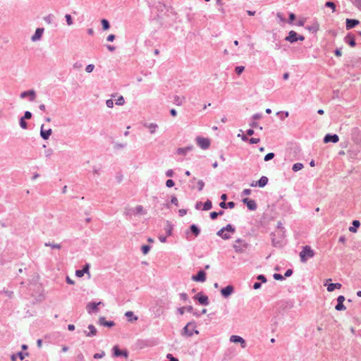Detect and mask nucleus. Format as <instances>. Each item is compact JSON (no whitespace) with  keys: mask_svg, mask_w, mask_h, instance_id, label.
Masks as SVG:
<instances>
[{"mask_svg":"<svg viewBox=\"0 0 361 361\" xmlns=\"http://www.w3.org/2000/svg\"><path fill=\"white\" fill-rule=\"evenodd\" d=\"M244 69H245L244 66H237L235 69V71L237 75H240L243 72Z\"/></svg>","mask_w":361,"mask_h":361,"instance_id":"45","label":"nucleus"},{"mask_svg":"<svg viewBox=\"0 0 361 361\" xmlns=\"http://www.w3.org/2000/svg\"><path fill=\"white\" fill-rule=\"evenodd\" d=\"M233 247L237 253H242L248 247V243L241 238H238Z\"/></svg>","mask_w":361,"mask_h":361,"instance_id":"2","label":"nucleus"},{"mask_svg":"<svg viewBox=\"0 0 361 361\" xmlns=\"http://www.w3.org/2000/svg\"><path fill=\"white\" fill-rule=\"evenodd\" d=\"M113 351H114V355L115 357L123 356L126 359H127L128 357V352L126 350H120L117 345H115L113 348Z\"/></svg>","mask_w":361,"mask_h":361,"instance_id":"7","label":"nucleus"},{"mask_svg":"<svg viewBox=\"0 0 361 361\" xmlns=\"http://www.w3.org/2000/svg\"><path fill=\"white\" fill-rule=\"evenodd\" d=\"M102 27L104 30H106L109 28V23L107 20L106 19H102Z\"/></svg>","mask_w":361,"mask_h":361,"instance_id":"36","label":"nucleus"},{"mask_svg":"<svg viewBox=\"0 0 361 361\" xmlns=\"http://www.w3.org/2000/svg\"><path fill=\"white\" fill-rule=\"evenodd\" d=\"M19 125L20 128L24 130L27 129L28 128L27 123L25 121V119H24L23 117H20L19 119Z\"/></svg>","mask_w":361,"mask_h":361,"instance_id":"31","label":"nucleus"},{"mask_svg":"<svg viewBox=\"0 0 361 361\" xmlns=\"http://www.w3.org/2000/svg\"><path fill=\"white\" fill-rule=\"evenodd\" d=\"M195 323L189 322L183 328V334L186 335L188 336H192L194 333L196 334H198L199 331L197 330H195Z\"/></svg>","mask_w":361,"mask_h":361,"instance_id":"4","label":"nucleus"},{"mask_svg":"<svg viewBox=\"0 0 361 361\" xmlns=\"http://www.w3.org/2000/svg\"><path fill=\"white\" fill-rule=\"evenodd\" d=\"M299 256L300 261L302 263H305L308 259L312 258L314 256V251L310 245H305L302 247V250L300 252Z\"/></svg>","mask_w":361,"mask_h":361,"instance_id":"1","label":"nucleus"},{"mask_svg":"<svg viewBox=\"0 0 361 361\" xmlns=\"http://www.w3.org/2000/svg\"><path fill=\"white\" fill-rule=\"evenodd\" d=\"M44 245L47 247H48V246L51 247V248H54V249H61V244H55V243H45Z\"/></svg>","mask_w":361,"mask_h":361,"instance_id":"34","label":"nucleus"},{"mask_svg":"<svg viewBox=\"0 0 361 361\" xmlns=\"http://www.w3.org/2000/svg\"><path fill=\"white\" fill-rule=\"evenodd\" d=\"M305 39L304 36L298 35L295 31L290 30L288 32V36L286 37L285 40L290 43H294L298 40L303 41Z\"/></svg>","mask_w":361,"mask_h":361,"instance_id":"3","label":"nucleus"},{"mask_svg":"<svg viewBox=\"0 0 361 361\" xmlns=\"http://www.w3.org/2000/svg\"><path fill=\"white\" fill-rule=\"evenodd\" d=\"M325 6L331 8L333 12L336 11V4L333 1L326 2Z\"/></svg>","mask_w":361,"mask_h":361,"instance_id":"35","label":"nucleus"},{"mask_svg":"<svg viewBox=\"0 0 361 361\" xmlns=\"http://www.w3.org/2000/svg\"><path fill=\"white\" fill-rule=\"evenodd\" d=\"M196 142L202 149H207L210 146V140L208 138L197 137Z\"/></svg>","mask_w":361,"mask_h":361,"instance_id":"5","label":"nucleus"},{"mask_svg":"<svg viewBox=\"0 0 361 361\" xmlns=\"http://www.w3.org/2000/svg\"><path fill=\"white\" fill-rule=\"evenodd\" d=\"M190 231L195 235V236L199 235V234L200 233V230L195 224H192V225L190 226Z\"/></svg>","mask_w":361,"mask_h":361,"instance_id":"30","label":"nucleus"},{"mask_svg":"<svg viewBox=\"0 0 361 361\" xmlns=\"http://www.w3.org/2000/svg\"><path fill=\"white\" fill-rule=\"evenodd\" d=\"M106 104L109 108H112L114 106V102L112 99H108L106 102Z\"/></svg>","mask_w":361,"mask_h":361,"instance_id":"56","label":"nucleus"},{"mask_svg":"<svg viewBox=\"0 0 361 361\" xmlns=\"http://www.w3.org/2000/svg\"><path fill=\"white\" fill-rule=\"evenodd\" d=\"M331 281V279H326L325 283H324V286H327V290L329 292H333L336 288V289H340L342 286V285L339 283H328L329 281Z\"/></svg>","mask_w":361,"mask_h":361,"instance_id":"9","label":"nucleus"},{"mask_svg":"<svg viewBox=\"0 0 361 361\" xmlns=\"http://www.w3.org/2000/svg\"><path fill=\"white\" fill-rule=\"evenodd\" d=\"M345 301V297L343 295H340L337 298V305L335 307V309L337 311H342L346 309L345 306L343 305V302Z\"/></svg>","mask_w":361,"mask_h":361,"instance_id":"12","label":"nucleus"},{"mask_svg":"<svg viewBox=\"0 0 361 361\" xmlns=\"http://www.w3.org/2000/svg\"><path fill=\"white\" fill-rule=\"evenodd\" d=\"M233 287L231 285L227 286L226 287L221 289V293L223 296L228 297L233 292Z\"/></svg>","mask_w":361,"mask_h":361,"instance_id":"19","label":"nucleus"},{"mask_svg":"<svg viewBox=\"0 0 361 361\" xmlns=\"http://www.w3.org/2000/svg\"><path fill=\"white\" fill-rule=\"evenodd\" d=\"M171 202L175 204L176 207L178 206V200L176 197L173 196L171 197Z\"/></svg>","mask_w":361,"mask_h":361,"instance_id":"53","label":"nucleus"},{"mask_svg":"<svg viewBox=\"0 0 361 361\" xmlns=\"http://www.w3.org/2000/svg\"><path fill=\"white\" fill-rule=\"evenodd\" d=\"M295 19V15L293 13L289 14V23H292L293 21Z\"/></svg>","mask_w":361,"mask_h":361,"instance_id":"58","label":"nucleus"},{"mask_svg":"<svg viewBox=\"0 0 361 361\" xmlns=\"http://www.w3.org/2000/svg\"><path fill=\"white\" fill-rule=\"evenodd\" d=\"M184 100H185V97H180V96L176 95L173 97V102H174V104H176L178 106L182 105V104L184 102Z\"/></svg>","mask_w":361,"mask_h":361,"instance_id":"26","label":"nucleus"},{"mask_svg":"<svg viewBox=\"0 0 361 361\" xmlns=\"http://www.w3.org/2000/svg\"><path fill=\"white\" fill-rule=\"evenodd\" d=\"M85 273L84 272V271L82 269H78L75 271V276L77 277H82L84 276Z\"/></svg>","mask_w":361,"mask_h":361,"instance_id":"48","label":"nucleus"},{"mask_svg":"<svg viewBox=\"0 0 361 361\" xmlns=\"http://www.w3.org/2000/svg\"><path fill=\"white\" fill-rule=\"evenodd\" d=\"M219 206L223 209H226L227 207L232 209L235 207V203L233 202H228V203H226L224 201L220 202Z\"/></svg>","mask_w":361,"mask_h":361,"instance_id":"28","label":"nucleus"},{"mask_svg":"<svg viewBox=\"0 0 361 361\" xmlns=\"http://www.w3.org/2000/svg\"><path fill=\"white\" fill-rule=\"evenodd\" d=\"M257 279L262 283H265L267 281V279L264 275H259Z\"/></svg>","mask_w":361,"mask_h":361,"instance_id":"60","label":"nucleus"},{"mask_svg":"<svg viewBox=\"0 0 361 361\" xmlns=\"http://www.w3.org/2000/svg\"><path fill=\"white\" fill-rule=\"evenodd\" d=\"M144 126L149 129L151 134H154L158 128V125L154 123H145Z\"/></svg>","mask_w":361,"mask_h":361,"instance_id":"20","label":"nucleus"},{"mask_svg":"<svg viewBox=\"0 0 361 361\" xmlns=\"http://www.w3.org/2000/svg\"><path fill=\"white\" fill-rule=\"evenodd\" d=\"M302 168H303L302 164L296 163V164H293L292 169L293 171L297 172V171L301 170Z\"/></svg>","mask_w":361,"mask_h":361,"instance_id":"33","label":"nucleus"},{"mask_svg":"<svg viewBox=\"0 0 361 361\" xmlns=\"http://www.w3.org/2000/svg\"><path fill=\"white\" fill-rule=\"evenodd\" d=\"M192 280L198 282H204L206 281V274L204 271H199L197 275L192 276Z\"/></svg>","mask_w":361,"mask_h":361,"instance_id":"10","label":"nucleus"},{"mask_svg":"<svg viewBox=\"0 0 361 361\" xmlns=\"http://www.w3.org/2000/svg\"><path fill=\"white\" fill-rule=\"evenodd\" d=\"M125 103V99L123 96H119L118 98L116 100V104L118 106H122Z\"/></svg>","mask_w":361,"mask_h":361,"instance_id":"37","label":"nucleus"},{"mask_svg":"<svg viewBox=\"0 0 361 361\" xmlns=\"http://www.w3.org/2000/svg\"><path fill=\"white\" fill-rule=\"evenodd\" d=\"M273 277H274V279H276V280H280V281H281V280H283V279H284V276H282L281 274H274L273 275Z\"/></svg>","mask_w":361,"mask_h":361,"instance_id":"49","label":"nucleus"},{"mask_svg":"<svg viewBox=\"0 0 361 361\" xmlns=\"http://www.w3.org/2000/svg\"><path fill=\"white\" fill-rule=\"evenodd\" d=\"M194 298L197 300L201 305H209V299L207 295H202L201 293H197L194 297Z\"/></svg>","mask_w":361,"mask_h":361,"instance_id":"15","label":"nucleus"},{"mask_svg":"<svg viewBox=\"0 0 361 361\" xmlns=\"http://www.w3.org/2000/svg\"><path fill=\"white\" fill-rule=\"evenodd\" d=\"M44 125L42 124L41 126V128H40V136L44 140H47L49 138V137L51 136V133H52V130L51 128H49L47 130H45L44 128Z\"/></svg>","mask_w":361,"mask_h":361,"instance_id":"8","label":"nucleus"},{"mask_svg":"<svg viewBox=\"0 0 361 361\" xmlns=\"http://www.w3.org/2000/svg\"><path fill=\"white\" fill-rule=\"evenodd\" d=\"M345 42L347 43H348V44L350 46V47H355V38L353 37H350V35H348L346 37H345Z\"/></svg>","mask_w":361,"mask_h":361,"instance_id":"29","label":"nucleus"},{"mask_svg":"<svg viewBox=\"0 0 361 361\" xmlns=\"http://www.w3.org/2000/svg\"><path fill=\"white\" fill-rule=\"evenodd\" d=\"M353 4L358 9L361 11V0H354Z\"/></svg>","mask_w":361,"mask_h":361,"instance_id":"52","label":"nucleus"},{"mask_svg":"<svg viewBox=\"0 0 361 361\" xmlns=\"http://www.w3.org/2000/svg\"><path fill=\"white\" fill-rule=\"evenodd\" d=\"M125 315L128 318V320L129 322H133V321H137V317L134 316L133 312H131V311L126 312Z\"/></svg>","mask_w":361,"mask_h":361,"instance_id":"27","label":"nucleus"},{"mask_svg":"<svg viewBox=\"0 0 361 361\" xmlns=\"http://www.w3.org/2000/svg\"><path fill=\"white\" fill-rule=\"evenodd\" d=\"M29 354L28 353H23V352H18L17 353V357L20 360H23L25 359V356H27Z\"/></svg>","mask_w":361,"mask_h":361,"instance_id":"40","label":"nucleus"},{"mask_svg":"<svg viewBox=\"0 0 361 361\" xmlns=\"http://www.w3.org/2000/svg\"><path fill=\"white\" fill-rule=\"evenodd\" d=\"M82 62H80V61H77L75 62L74 64H73V68L75 69H78V68H81L82 67Z\"/></svg>","mask_w":361,"mask_h":361,"instance_id":"51","label":"nucleus"},{"mask_svg":"<svg viewBox=\"0 0 361 361\" xmlns=\"http://www.w3.org/2000/svg\"><path fill=\"white\" fill-rule=\"evenodd\" d=\"M99 305L104 306V304L102 302H92V312L97 313L99 312Z\"/></svg>","mask_w":361,"mask_h":361,"instance_id":"24","label":"nucleus"},{"mask_svg":"<svg viewBox=\"0 0 361 361\" xmlns=\"http://www.w3.org/2000/svg\"><path fill=\"white\" fill-rule=\"evenodd\" d=\"M173 174H174V173H173V171L172 169H169L166 172V175L168 177H172L173 176Z\"/></svg>","mask_w":361,"mask_h":361,"instance_id":"61","label":"nucleus"},{"mask_svg":"<svg viewBox=\"0 0 361 361\" xmlns=\"http://www.w3.org/2000/svg\"><path fill=\"white\" fill-rule=\"evenodd\" d=\"M225 231H227V232H231V233H234L235 232V228L233 227L231 224H228L226 227H224Z\"/></svg>","mask_w":361,"mask_h":361,"instance_id":"43","label":"nucleus"},{"mask_svg":"<svg viewBox=\"0 0 361 361\" xmlns=\"http://www.w3.org/2000/svg\"><path fill=\"white\" fill-rule=\"evenodd\" d=\"M104 352L102 351L101 353H96L94 355L95 359L102 358L104 355Z\"/></svg>","mask_w":361,"mask_h":361,"instance_id":"59","label":"nucleus"},{"mask_svg":"<svg viewBox=\"0 0 361 361\" xmlns=\"http://www.w3.org/2000/svg\"><path fill=\"white\" fill-rule=\"evenodd\" d=\"M276 16L281 22H285L286 20L281 13H277Z\"/></svg>","mask_w":361,"mask_h":361,"instance_id":"63","label":"nucleus"},{"mask_svg":"<svg viewBox=\"0 0 361 361\" xmlns=\"http://www.w3.org/2000/svg\"><path fill=\"white\" fill-rule=\"evenodd\" d=\"M352 224H353V226H350L349 228V231L352 233H356L357 228H358L360 226V223L358 220H354Z\"/></svg>","mask_w":361,"mask_h":361,"instance_id":"25","label":"nucleus"},{"mask_svg":"<svg viewBox=\"0 0 361 361\" xmlns=\"http://www.w3.org/2000/svg\"><path fill=\"white\" fill-rule=\"evenodd\" d=\"M261 118H262V114H255L252 116V119L254 120V121L255 120L260 119Z\"/></svg>","mask_w":361,"mask_h":361,"instance_id":"64","label":"nucleus"},{"mask_svg":"<svg viewBox=\"0 0 361 361\" xmlns=\"http://www.w3.org/2000/svg\"><path fill=\"white\" fill-rule=\"evenodd\" d=\"M174 184H175L174 181L173 180H171V179L167 180L166 182V185L168 188L173 187L174 185Z\"/></svg>","mask_w":361,"mask_h":361,"instance_id":"50","label":"nucleus"},{"mask_svg":"<svg viewBox=\"0 0 361 361\" xmlns=\"http://www.w3.org/2000/svg\"><path fill=\"white\" fill-rule=\"evenodd\" d=\"M204 186V183L202 180H200L197 181V187H198L199 191L202 190Z\"/></svg>","mask_w":361,"mask_h":361,"instance_id":"47","label":"nucleus"},{"mask_svg":"<svg viewBox=\"0 0 361 361\" xmlns=\"http://www.w3.org/2000/svg\"><path fill=\"white\" fill-rule=\"evenodd\" d=\"M250 144H257L259 142V138L252 137L249 140Z\"/></svg>","mask_w":361,"mask_h":361,"instance_id":"54","label":"nucleus"},{"mask_svg":"<svg viewBox=\"0 0 361 361\" xmlns=\"http://www.w3.org/2000/svg\"><path fill=\"white\" fill-rule=\"evenodd\" d=\"M149 249H150V247L149 245H144L141 247L142 252V253L144 255L147 254L148 252L149 251Z\"/></svg>","mask_w":361,"mask_h":361,"instance_id":"44","label":"nucleus"},{"mask_svg":"<svg viewBox=\"0 0 361 361\" xmlns=\"http://www.w3.org/2000/svg\"><path fill=\"white\" fill-rule=\"evenodd\" d=\"M193 149V146H188L186 147L178 148L177 149V154L185 155L188 152H190Z\"/></svg>","mask_w":361,"mask_h":361,"instance_id":"22","label":"nucleus"},{"mask_svg":"<svg viewBox=\"0 0 361 361\" xmlns=\"http://www.w3.org/2000/svg\"><path fill=\"white\" fill-rule=\"evenodd\" d=\"M98 324L100 326H106L108 328H111L115 326V323L113 321H106L104 317H100L99 318Z\"/></svg>","mask_w":361,"mask_h":361,"instance_id":"16","label":"nucleus"},{"mask_svg":"<svg viewBox=\"0 0 361 361\" xmlns=\"http://www.w3.org/2000/svg\"><path fill=\"white\" fill-rule=\"evenodd\" d=\"M230 341L233 343H240L242 348H245V341L240 336L233 335L230 337Z\"/></svg>","mask_w":361,"mask_h":361,"instance_id":"17","label":"nucleus"},{"mask_svg":"<svg viewBox=\"0 0 361 361\" xmlns=\"http://www.w3.org/2000/svg\"><path fill=\"white\" fill-rule=\"evenodd\" d=\"M243 202L247 205V207L252 211H254L257 209V204L255 200H250L249 198H244L243 200Z\"/></svg>","mask_w":361,"mask_h":361,"instance_id":"13","label":"nucleus"},{"mask_svg":"<svg viewBox=\"0 0 361 361\" xmlns=\"http://www.w3.org/2000/svg\"><path fill=\"white\" fill-rule=\"evenodd\" d=\"M65 18L68 25H71L73 24L72 17L70 14H66Z\"/></svg>","mask_w":361,"mask_h":361,"instance_id":"42","label":"nucleus"},{"mask_svg":"<svg viewBox=\"0 0 361 361\" xmlns=\"http://www.w3.org/2000/svg\"><path fill=\"white\" fill-rule=\"evenodd\" d=\"M274 157V154L273 152H270L265 155L264 160L265 161H268L272 159Z\"/></svg>","mask_w":361,"mask_h":361,"instance_id":"41","label":"nucleus"},{"mask_svg":"<svg viewBox=\"0 0 361 361\" xmlns=\"http://www.w3.org/2000/svg\"><path fill=\"white\" fill-rule=\"evenodd\" d=\"M53 15L49 14L48 16L44 17V20L48 24L52 23L53 21Z\"/></svg>","mask_w":361,"mask_h":361,"instance_id":"38","label":"nucleus"},{"mask_svg":"<svg viewBox=\"0 0 361 361\" xmlns=\"http://www.w3.org/2000/svg\"><path fill=\"white\" fill-rule=\"evenodd\" d=\"M359 23L360 21L358 20L348 18L346 19V29H352L355 27L356 25H357Z\"/></svg>","mask_w":361,"mask_h":361,"instance_id":"18","label":"nucleus"},{"mask_svg":"<svg viewBox=\"0 0 361 361\" xmlns=\"http://www.w3.org/2000/svg\"><path fill=\"white\" fill-rule=\"evenodd\" d=\"M133 212L135 215H144L146 214V211L142 205H137Z\"/></svg>","mask_w":361,"mask_h":361,"instance_id":"21","label":"nucleus"},{"mask_svg":"<svg viewBox=\"0 0 361 361\" xmlns=\"http://www.w3.org/2000/svg\"><path fill=\"white\" fill-rule=\"evenodd\" d=\"M292 274H293V270L289 269L286 270V273L284 274V276L285 277H289V276H290L292 275Z\"/></svg>","mask_w":361,"mask_h":361,"instance_id":"62","label":"nucleus"},{"mask_svg":"<svg viewBox=\"0 0 361 361\" xmlns=\"http://www.w3.org/2000/svg\"><path fill=\"white\" fill-rule=\"evenodd\" d=\"M250 126L252 128H259L260 130H262V127L259 126L258 123H257L255 121H252V123H250Z\"/></svg>","mask_w":361,"mask_h":361,"instance_id":"55","label":"nucleus"},{"mask_svg":"<svg viewBox=\"0 0 361 361\" xmlns=\"http://www.w3.org/2000/svg\"><path fill=\"white\" fill-rule=\"evenodd\" d=\"M32 114L29 111H25L24 115L22 117L25 120H29L32 118Z\"/></svg>","mask_w":361,"mask_h":361,"instance_id":"39","label":"nucleus"},{"mask_svg":"<svg viewBox=\"0 0 361 361\" xmlns=\"http://www.w3.org/2000/svg\"><path fill=\"white\" fill-rule=\"evenodd\" d=\"M166 357L169 359V361H179L177 358L174 357L171 354H168Z\"/></svg>","mask_w":361,"mask_h":361,"instance_id":"57","label":"nucleus"},{"mask_svg":"<svg viewBox=\"0 0 361 361\" xmlns=\"http://www.w3.org/2000/svg\"><path fill=\"white\" fill-rule=\"evenodd\" d=\"M27 97H29V100L30 102L35 101L37 97L36 92L34 90H29L21 92L20 94V97L21 99H25Z\"/></svg>","mask_w":361,"mask_h":361,"instance_id":"6","label":"nucleus"},{"mask_svg":"<svg viewBox=\"0 0 361 361\" xmlns=\"http://www.w3.org/2000/svg\"><path fill=\"white\" fill-rule=\"evenodd\" d=\"M44 31V30L43 27H37L35 30V34L31 37V40L32 42H36V41L39 40L42 37Z\"/></svg>","mask_w":361,"mask_h":361,"instance_id":"11","label":"nucleus"},{"mask_svg":"<svg viewBox=\"0 0 361 361\" xmlns=\"http://www.w3.org/2000/svg\"><path fill=\"white\" fill-rule=\"evenodd\" d=\"M338 140H339V137L336 134H334V135L327 134L325 135V137L324 138V143H328L330 142H331L333 143H336L338 142Z\"/></svg>","mask_w":361,"mask_h":361,"instance_id":"14","label":"nucleus"},{"mask_svg":"<svg viewBox=\"0 0 361 361\" xmlns=\"http://www.w3.org/2000/svg\"><path fill=\"white\" fill-rule=\"evenodd\" d=\"M212 203L209 200H207L203 204V210L207 211L212 209Z\"/></svg>","mask_w":361,"mask_h":361,"instance_id":"32","label":"nucleus"},{"mask_svg":"<svg viewBox=\"0 0 361 361\" xmlns=\"http://www.w3.org/2000/svg\"><path fill=\"white\" fill-rule=\"evenodd\" d=\"M268 183V178L266 176H262L260 179L255 183V185H257L259 188L264 187Z\"/></svg>","mask_w":361,"mask_h":361,"instance_id":"23","label":"nucleus"},{"mask_svg":"<svg viewBox=\"0 0 361 361\" xmlns=\"http://www.w3.org/2000/svg\"><path fill=\"white\" fill-rule=\"evenodd\" d=\"M82 269L84 271V272H85V274H87L89 276H90V272H89V271H90V264H89L88 263H86V264L83 266V267H82Z\"/></svg>","mask_w":361,"mask_h":361,"instance_id":"46","label":"nucleus"}]
</instances>
